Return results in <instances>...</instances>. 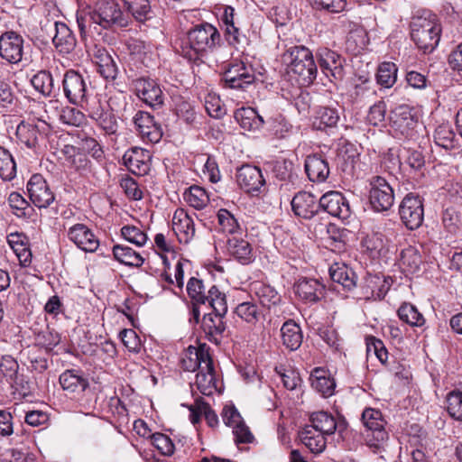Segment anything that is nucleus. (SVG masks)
Wrapping results in <instances>:
<instances>
[{"mask_svg": "<svg viewBox=\"0 0 462 462\" xmlns=\"http://www.w3.org/2000/svg\"><path fill=\"white\" fill-rule=\"evenodd\" d=\"M221 42L218 30L204 23L190 29L185 37L176 43L177 53L189 61H197L213 51Z\"/></svg>", "mask_w": 462, "mask_h": 462, "instance_id": "obj_1", "label": "nucleus"}, {"mask_svg": "<svg viewBox=\"0 0 462 462\" xmlns=\"http://www.w3.org/2000/svg\"><path fill=\"white\" fill-rule=\"evenodd\" d=\"M77 23L83 32L90 29L92 25H99L104 29H110L114 26L125 27L128 25V17L123 13L117 3L99 0L92 11L78 14Z\"/></svg>", "mask_w": 462, "mask_h": 462, "instance_id": "obj_2", "label": "nucleus"}, {"mask_svg": "<svg viewBox=\"0 0 462 462\" xmlns=\"http://www.w3.org/2000/svg\"><path fill=\"white\" fill-rule=\"evenodd\" d=\"M282 61L287 67V73L294 77L300 86H309L316 79L317 65L307 47L299 45L287 49Z\"/></svg>", "mask_w": 462, "mask_h": 462, "instance_id": "obj_3", "label": "nucleus"}, {"mask_svg": "<svg viewBox=\"0 0 462 462\" xmlns=\"http://www.w3.org/2000/svg\"><path fill=\"white\" fill-rule=\"evenodd\" d=\"M411 31V39L425 53L431 52L438 46L441 28L436 15L429 13L427 16L414 17Z\"/></svg>", "mask_w": 462, "mask_h": 462, "instance_id": "obj_4", "label": "nucleus"}, {"mask_svg": "<svg viewBox=\"0 0 462 462\" xmlns=\"http://www.w3.org/2000/svg\"><path fill=\"white\" fill-rule=\"evenodd\" d=\"M35 118L38 123L22 121L17 125L15 133L19 143L33 151L39 147L40 137L47 135L51 130V123L44 116L37 114Z\"/></svg>", "mask_w": 462, "mask_h": 462, "instance_id": "obj_5", "label": "nucleus"}, {"mask_svg": "<svg viewBox=\"0 0 462 462\" xmlns=\"http://www.w3.org/2000/svg\"><path fill=\"white\" fill-rule=\"evenodd\" d=\"M399 215L402 222L410 230L419 228L424 219L423 199L414 193H408L399 206Z\"/></svg>", "mask_w": 462, "mask_h": 462, "instance_id": "obj_6", "label": "nucleus"}, {"mask_svg": "<svg viewBox=\"0 0 462 462\" xmlns=\"http://www.w3.org/2000/svg\"><path fill=\"white\" fill-rule=\"evenodd\" d=\"M62 88L69 103L83 106H88L89 88L84 77L73 69L68 70L62 79Z\"/></svg>", "mask_w": 462, "mask_h": 462, "instance_id": "obj_7", "label": "nucleus"}, {"mask_svg": "<svg viewBox=\"0 0 462 462\" xmlns=\"http://www.w3.org/2000/svg\"><path fill=\"white\" fill-rule=\"evenodd\" d=\"M369 200L375 211H386L394 202L392 186L381 176H374L370 180Z\"/></svg>", "mask_w": 462, "mask_h": 462, "instance_id": "obj_8", "label": "nucleus"}, {"mask_svg": "<svg viewBox=\"0 0 462 462\" xmlns=\"http://www.w3.org/2000/svg\"><path fill=\"white\" fill-rule=\"evenodd\" d=\"M362 421L366 429V439L371 446H379L388 439L384 420L379 410L367 408L362 413Z\"/></svg>", "mask_w": 462, "mask_h": 462, "instance_id": "obj_9", "label": "nucleus"}, {"mask_svg": "<svg viewBox=\"0 0 462 462\" xmlns=\"http://www.w3.org/2000/svg\"><path fill=\"white\" fill-rule=\"evenodd\" d=\"M87 111L91 119L104 131L106 135H116L118 131V122L113 110L108 105L96 100L88 104Z\"/></svg>", "mask_w": 462, "mask_h": 462, "instance_id": "obj_10", "label": "nucleus"}, {"mask_svg": "<svg viewBox=\"0 0 462 462\" xmlns=\"http://www.w3.org/2000/svg\"><path fill=\"white\" fill-rule=\"evenodd\" d=\"M316 58L321 71L331 82L343 79L345 60L339 54L328 48H319L316 52Z\"/></svg>", "mask_w": 462, "mask_h": 462, "instance_id": "obj_11", "label": "nucleus"}, {"mask_svg": "<svg viewBox=\"0 0 462 462\" xmlns=\"http://www.w3.org/2000/svg\"><path fill=\"white\" fill-rule=\"evenodd\" d=\"M135 131L145 143H156L162 137L161 125L155 122L154 117L144 111H138L133 117Z\"/></svg>", "mask_w": 462, "mask_h": 462, "instance_id": "obj_12", "label": "nucleus"}, {"mask_svg": "<svg viewBox=\"0 0 462 462\" xmlns=\"http://www.w3.org/2000/svg\"><path fill=\"white\" fill-rule=\"evenodd\" d=\"M32 202L39 208H48L55 199L54 193L41 174H33L27 183Z\"/></svg>", "mask_w": 462, "mask_h": 462, "instance_id": "obj_13", "label": "nucleus"}, {"mask_svg": "<svg viewBox=\"0 0 462 462\" xmlns=\"http://www.w3.org/2000/svg\"><path fill=\"white\" fill-rule=\"evenodd\" d=\"M23 38L15 32L9 31L0 36V56L12 64H17L23 55Z\"/></svg>", "mask_w": 462, "mask_h": 462, "instance_id": "obj_14", "label": "nucleus"}, {"mask_svg": "<svg viewBox=\"0 0 462 462\" xmlns=\"http://www.w3.org/2000/svg\"><path fill=\"white\" fill-rule=\"evenodd\" d=\"M223 81L226 88L243 89L254 81V75L244 62H236L225 70Z\"/></svg>", "mask_w": 462, "mask_h": 462, "instance_id": "obj_15", "label": "nucleus"}, {"mask_svg": "<svg viewBox=\"0 0 462 462\" xmlns=\"http://www.w3.org/2000/svg\"><path fill=\"white\" fill-rule=\"evenodd\" d=\"M134 88L137 97L149 106L159 108L163 105V92L154 79L140 78L134 81Z\"/></svg>", "mask_w": 462, "mask_h": 462, "instance_id": "obj_16", "label": "nucleus"}, {"mask_svg": "<svg viewBox=\"0 0 462 462\" xmlns=\"http://www.w3.org/2000/svg\"><path fill=\"white\" fill-rule=\"evenodd\" d=\"M319 208L332 217L347 219L351 215L350 206L347 199L339 191H328L319 199Z\"/></svg>", "mask_w": 462, "mask_h": 462, "instance_id": "obj_17", "label": "nucleus"}, {"mask_svg": "<svg viewBox=\"0 0 462 462\" xmlns=\"http://www.w3.org/2000/svg\"><path fill=\"white\" fill-rule=\"evenodd\" d=\"M236 182L245 192L252 195L258 194L265 184V180L260 168L245 164L236 172Z\"/></svg>", "mask_w": 462, "mask_h": 462, "instance_id": "obj_18", "label": "nucleus"}, {"mask_svg": "<svg viewBox=\"0 0 462 462\" xmlns=\"http://www.w3.org/2000/svg\"><path fill=\"white\" fill-rule=\"evenodd\" d=\"M246 234L235 235L226 241V252L229 256L242 264H249L254 260V249L245 239Z\"/></svg>", "mask_w": 462, "mask_h": 462, "instance_id": "obj_19", "label": "nucleus"}, {"mask_svg": "<svg viewBox=\"0 0 462 462\" xmlns=\"http://www.w3.org/2000/svg\"><path fill=\"white\" fill-rule=\"evenodd\" d=\"M151 154L149 151L133 147L127 150L123 156V162L132 173L144 176L150 171Z\"/></svg>", "mask_w": 462, "mask_h": 462, "instance_id": "obj_20", "label": "nucleus"}, {"mask_svg": "<svg viewBox=\"0 0 462 462\" xmlns=\"http://www.w3.org/2000/svg\"><path fill=\"white\" fill-rule=\"evenodd\" d=\"M68 237L79 249L93 253L99 245V240L90 228L84 224H75L68 230Z\"/></svg>", "mask_w": 462, "mask_h": 462, "instance_id": "obj_21", "label": "nucleus"}, {"mask_svg": "<svg viewBox=\"0 0 462 462\" xmlns=\"http://www.w3.org/2000/svg\"><path fill=\"white\" fill-rule=\"evenodd\" d=\"M291 204L293 213L304 219L312 218L319 210L317 198L307 191L298 192Z\"/></svg>", "mask_w": 462, "mask_h": 462, "instance_id": "obj_22", "label": "nucleus"}, {"mask_svg": "<svg viewBox=\"0 0 462 462\" xmlns=\"http://www.w3.org/2000/svg\"><path fill=\"white\" fill-rule=\"evenodd\" d=\"M361 245L371 257L377 258L389 252L391 240L381 230H373L362 239Z\"/></svg>", "mask_w": 462, "mask_h": 462, "instance_id": "obj_23", "label": "nucleus"}, {"mask_svg": "<svg viewBox=\"0 0 462 462\" xmlns=\"http://www.w3.org/2000/svg\"><path fill=\"white\" fill-rule=\"evenodd\" d=\"M325 286L316 279L302 278L294 285L296 295L306 303H315L324 295Z\"/></svg>", "mask_w": 462, "mask_h": 462, "instance_id": "obj_24", "label": "nucleus"}, {"mask_svg": "<svg viewBox=\"0 0 462 462\" xmlns=\"http://www.w3.org/2000/svg\"><path fill=\"white\" fill-rule=\"evenodd\" d=\"M209 354L202 347L189 346L184 352L180 363L181 367L188 372H194L203 368L209 369L210 361Z\"/></svg>", "mask_w": 462, "mask_h": 462, "instance_id": "obj_25", "label": "nucleus"}, {"mask_svg": "<svg viewBox=\"0 0 462 462\" xmlns=\"http://www.w3.org/2000/svg\"><path fill=\"white\" fill-rule=\"evenodd\" d=\"M172 227L180 243L188 244L195 236L194 221L182 208H179L174 212Z\"/></svg>", "mask_w": 462, "mask_h": 462, "instance_id": "obj_26", "label": "nucleus"}, {"mask_svg": "<svg viewBox=\"0 0 462 462\" xmlns=\"http://www.w3.org/2000/svg\"><path fill=\"white\" fill-rule=\"evenodd\" d=\"M305 171L312 182H324L330 173L328 161L319 154H311L305 160Z\"/></svg>", "mask_w": 462, "mask_h": 462, "instance_id": "obj_27", "label": "nucleus"}, {"mask_svg": "<svg viewBox=\"0 0 462 462\" xmlns=\"http://www.w3.org/2000/svg\"><path fill=\"white\" fill-rule=\"evenodd\" d=\"M390 122L394 131L401 134L409 136L410 132L417 125L411 111L408 106H400L392 111Z\"/></svg>", "mask_w": 462, "mask_h": 462, "instance_id": "obj_28", "label": "nucleus"}, {"mask_svg": "<svg viewBox=\"0 0 462 462\" xmlns=\"http://www.w3.org/2000/svg\"><path fill=\"white\" fill-rule=\"evenodd\" d=\"M94 61L98 73L106 80H114L118 75V66L115 58L104 48H97Z\"/></svg>", "mask_w": 462, "mask_h": 462, "instance_id": "obj_29", "label": "nucleus"}, {"mask_svg": "<svg viewBox=\"0 0 462 462\" xmlns=\"http://www.w3.org/2000/svg\"><path fill=\"white\" fill-rule=\"evenodd\" d=\"M225 315L208 313L202 319V329L210 342L220 344L226 324L223 320Z\"/></svg>", "mask_w": 462, "mask_h": 462, "instance_id": "obj_30", "label": "nucleus"}, {"mask_svg": "<svg viewBox=\"0 0 462 462\" xmlns=\"http://www.w3.org/2000/svg\"><path fill=\"white\" fill-rule=\"evenodd\" d=\"M310 380L311 386L323 397L328 398L334 394L336 383L328 372L321 367H316L312 370Z\"/></svg>", "mask_w": 462, "mask_h": 462, "instance_id": "obj_31", "label": "nucleus"}, {"mask_svg": "<svg viewBox=\"0 0 462 462\" xmlns=\"http://www.w3.org/2000/svg\"><path fill=\"white\" fill-rule=\"evenodd\" d=\"M329 275L333 282L342 286L346 291H352L356 286V275L346 264L335 263L329 267Z\"/></svg>", "mask_w": 462, "mask_h": 462, "instance_id": "obj_32", "label": "nucleus"}, {"mask_svg": "<svg viewBox=\"0 0 462 462\" xmlns=\"http://www.w3.org/2000/svg\"><path fill=\"white\" fill-rule=\"evenodd\" d=\"M54 25L55 35L52 42L56 49L65 54L71 52L76 46V39L71 30L61 22H55Z\"/></svg>", "mask_w": 462, "mask_h": 462, "instance_id": "obj_33", "label": "nucleus"}, {"mask_svg": "<svg viewBox=\"0 0 462 462\" xmlns=\"http://www.w3.org/2000/svg\"><path fill=\"white\" fill-rule=\"evenodd\" d=\"M422 263L420 250L415 246L409 245L402 250L399 257V265L402 273L413 274L420 271Z\"/></svg>", "mask_w": 462, "mask_h": 462, "instance_id": "obj_34", "label": "nucleus"}, {"mask_svg": "<svg viewBox=\"0 0 462 462\" xmlns=\"http://www.w3.org/2000/svg\"><path fill=\"white\" fill-rule=\"evenodd\" d=\"M310 428L324 435H333L337 430L338 424L336 418L328 411H316L310 418Z\"/></svg>", "mask_w": 462, "mask_h": 462, "instance_id": "obj_35", "label": "nucleus"}, {"mask_svg": "<svg viewBox=\"0 0 462 462\" xmlns=\"http://www.w3.org/2000/svg\"><path fill=\"white\" fill-rule=\"evenodd\" d=\"M391 287L390 279L379 274H367L365 278L364 288L366 294L378 300L384 298Z\"/></svg>", "mask_w": 462, "mask_h": 462, "instance_id": "obj_36", "label": "nucleus"}, {"mask_svg": "<svg viewBox=\"0 0 462 462\" xmlns=\"http://www.w3.org/2000/svg\"><path fill=\"white\" fill-rule=\"evenodd\" d=\"M282 344L291 351L297 350L302 343V332L300 326L290 319L281 328Z\"/></svg>", "mask_w": 462, "mask_h": 462, "instance_id": "obj_37", "label": "nucleus"}, {"mask_svg": "<svg viewBox=\"0 0 462 462\" xmlns=\"http://www.w3.org/2000/svg\"><path fill=\"white\" fill-rule=\"evenodd\" d=\"M328 436L309 426H306L300 433L301 442L314 454H319L325 450Z\"/></svg>", "mask_w": 462, "mask_h": 462, "instance_id": "obj_38", "label": "nucleus"}, {"mask_svg": "<svg viewBox=\"0 0 462 462\" xmlns=\"http://www.w3.org/2000/svg\"><path fill=\"white\" fill-rule=\"evenodd\" d=\"M340 119L338 110L331 106L319 107L313 117V126L318 130L336 127Z\"/></svg>", "mask_w": 462, "mask_h": 462, "instance_id": "obj_39", "label": "nucleus"}, {"mask_svg": "<svg viewBox=\"0 0 462 462\" xmlns=\"http://www.w3.org/2000/svg\"><path fill=\"white\" fill-rule=\"evenodd\" d=\"M235 118L243 129L248 131L259 129L265 123L263 117L253 107H242L236 110Z\"/></svg>", "mask_w": 462, "mask_h": 462, "instance_id": "obj_40", "label": "nucleus"}, {"mask_svg": "<svg viewBox=\"0 0 462 462\" xmlns=\"http://www.w3.org/2000/svg\"><path fill=\"white\" fill-rule=\"evenodd\" d=\"M195 385L199 393L206 396H210L217 391V382L212 360L210 361L209 369L202 367L198 372Z\"/></svg>", "mask_w": 462, "mask_h": 462, "instance_id": "obj_41", "label": "nucleus"}, {"mask_svg": "<svg viewBox=\"0 0 462 462\" xmlns=\"http://www.w3.org/2000/svg\"><path fill=\"white\" fill-rule=\"evenodd\" d=\"M59 381L62 389L69 393H81L88 385V380L79 371L73 369L63 372Z\"/></svg>", "mask_w": 462, "mask_h": 462, "instance_id": "obj_42", "label": "nucleus"}, {"mask_svg": "<svg viewBox=\"0 0 462 462\" xmlns=\"http://www.w3.org/2000/svg\"><path fill=\"white\" fill-rule=\"evenodd\" d=\"M25 237L19 234H10L8 244L15 254L22 267H27L32 263V253L24 242Z\"/></svg>", "mask_w": 462, "mask_h": 462, "instance_id": "obj_43", "label": "nucleus"}, {"mask_svg": "<svg viewBox=\"0 0 462 462\" xmlns=\"http://www.w3.org/2000/svg\"><path fill=\"white\" fill-rule=\"evenodd\" d=\"M32 87L45 97L54 95L59 90V86L54 83L51 73L48 70H41L31 79Z\"/></svg>", "mask_w": 462, "mask_h": 462, "instance_id": "obj_44", "label": "nucleus"}, {"mask_svg": "<svg viewBox=\"0 0 462 462\" xmlns=\"http://www.w3.org/2000/svg\"><path fill=\"white\" fill-rule=\"evenodd\" d=\"M113 254L116 260L128 266L139 267L144 262L143 258L139 253L125 245H114Z\"/></svg>", "mask_w": 462, "mask_h": 462, "instance_id": "obj_45", "label": "nucleus"}, {"mask_svg": "<svg viewBox=\"0 0 462 462\" xmlns=\"http://www.w3.org/2000/svg\"><path fill=\"white\" fill-rule=\"evenodd\" d=\"M459 139L456 137L454 131L448 124L439 125L434 133V142L437 145L451 150L457 146Z\"/></svg>", "mask_w": 462, "mask_h": 462, "instance_id": "obj_46", "label": "nucleus"}, {"mask_svg": "<svg viewBox=\"0 0 462 462\" xmlns=\"http://www.w3.org/2000/svg\"><path fill=\"white\" fill-rule=\"evenodd\" d=\"M235 313L245 322L255 325L263 318V313L257 304L253 301H245L238 304Z\"/></svg>", "mask_w": 462, "mask_h": 462, "instance_id": "obj_47", "label": "nucleus"}, {"mask_svg": "<svg viewBox=\"0 0 462 462\" xmlns=\"http://www.w3.org/2000/svg\"><path fill=\"white\" fill-rule=\"evenodd\" d=\"M397 66L393 62H383L378 67L376 81L383 88H390L397 80Z\"/></svg>", "mask_w": 462, "mask_h": 462, "instance_id": "obj_48", "label": "nucleus"}, {"mask_svg": "<svg viewBox=\"0 0 462 462\" xmlns=\"http://www.w3.org/2000/svg\"><path fill=\"white\" fill-rule=\"evenodd\" d=\"M402 160V171L409 173L420 171L425 165L423 154L417 150L404 149Z\"/></svg>", "mask_w": 462, "mask_h": 462, "instance_id": "obj_49", "label": "nucleus"}, {"mask_svg": "<svg viewBox=\"0 0 462 462\" xmlns=\"http://www.w3.org/2000/svg\"><path fill=\"white\" fill-rule=\"evenodd\" d=\"M183 199L190 207L196 209L204 208L209 201L206 189L197 185L189 187L184 192Z\"/></svg>", "mask_w": 462, "mask_h": 462, "instance_id": "obj_50", "label": "nucleus"}, {"mask_svg": "<svg viewBox=\"0 0 462 462\" xmlns=\"http://www.w3.org/2000/svg\"><path fill=\"white\" fill-rule=\"evenodd\" d=\"M217 217L218 225L224 233L230 236L242 235V233H244L236 218L227 209L220 208L217 211Z\"/></svg>", "mask_w": 462, "mask_h": 462, "instance_id": "obj_51", "label": "nucleus"}, {"mask_svg": "<svg viewBox=\"0 0 462 462\" xmlns=\"http://www.w3.org/2000/svg\"><path fill=\"white\" fill-rule=\"evenodd\" d=\"M16 176V163L11 152L0 146V177L5 181H10Z\"/></svg>", "mask_w": 462, "mask_h": 462, "instance_id": "obj_52", "label": "nucleus"}, {"mask_svg": "<svg viewBox=\"0 0 462 462\" xmlns=\"http://www.w3.org/2000/svg\"><path fill=\"white\" fill-rule=\"evenodd\" d=\"M8 203L17 217L29 218L34 211L30 203L18 192L10 193Z\"/></svg>", "mask_w": 462, "mask_h": 462, "instance_id": "obj_53", "label": "nucleus"}, {"mask_svg": "<svg viewBox=\"0 0 462 462\" xmlns=\"http://www.w3.org/2000/svg\"><path fill=\"white\" fill-rule=\"evenodd\" d=\"M127 10L138 22H145L152 17L149 0H124Z\"/></svg>", "mask_w": 462, "mask_h": 462, "instance_id": "obj_54", "label": "nucleus"}, {"mask_svg": "<svg viewBox=\"0 0 462 462\" xmlns=\"http://www.w3.org/2000/svg\"><path fill=\"white\" fill-rule=\"evenodd\" d=\"M398 317L412 327H421L425 323L422 314L419 312L417 308L407 302L402 303L398 309Z\"/></svg>", "mask_w": 462, "mask_h": 462, "instance_id": "obj_55", "label": "nucleus"}, {"mask_svg": "<svg viewBox=\"0 0 462 462\" xmlns=\"http://www.w3.org/2000/svg\"><path fill=\"white\" fill-rule=\"evenodd\" d=\"M207 302L213 309L214 313L226 315L227 312V303L226 294L219 291V289L213 285L206 294Z\"/></svg>", "mask_w": 462, "mask_h": 462, "instance_id": "obj_56", "label": "nucleus"}, {"mask_svg": "<svg viewBox=\"0 0 462 462\" xmlns=\"http://www.w3.org/2000/svg\"><path fill=\"white\" fill-rule=\"evenodd\" d=\"M254 293L260 303L267 308L276 305L281 299L274 288L263 283H256L254 285Z\"/></svg>", "mask_w": 462, "mask_h": 462, "instance_id": "obj_57", "label": "nucleus"}, {"mask_svg": "<svg viewBox=\"0 0 462 462\" xmlns=\"http://www.w3.org/2000/svg\"><path fill=\"white\" fill-rule=\"evenodd\" d=\"M59 119L62 124L77 127L84 125L87 122L84 113L71 106L62 107L59 113Z\"/></svg>", "mask_w": 462, "mask_h": 462, "instance_id": "obj_58", "label": "nucleus"}, {"mask_svg": "<svg viewBox=\"0 0 462 462\" xmlns=\"http://www.w3.org/2000/svg\"><path fill=\"white\" fill-rule=\"evenodd\" d=\"M447 410L452 418L462 420V383L448 394Z\"/></svg>", "mask_w": 462, "mask_h": 462, "instance_id": "obj_59", "label": "nucleus"}, {"mask_svg": "<svg viewBox=\"0 0 462 462\" xmlns=\"http://www.w3.org/2000/svg\"><path fill=\"white\" fill-rule=\"evenodd\" d=\"M276 373L279 374L283 386L290 391L300 389L302 380L299 372L294 369H278L275 368Z\"/></svg>", "mask_w": 462, "mask_h": 462, "instance_id": "obj_60", "label": "nucleus"}, {"mask_svg": "<svg viewBox=\"0 0 462 462\" xmlns=\"http://www.w3.org/2000/svg\"><path fill=\"white\" fill-rule=\"evenodd\" d=\"M266 123L269 125L271 131L279 138L285 137L292 129V125L280 114L269 117Z\"/></svg>", "mask_w": 462, "mask_h": 462, "instance_id": "obj_61", "label": "nucleus"}, {"mask_svg": "<svg viewBox=\"0 0 462 462\" xmlns=\"http://www.w3.org/2000/svg\"><path fill=\"white\" fill-rule=\"evenodd\" d=\"M121 235L125 240L137 246H143L148 240L146 233L135 226H124L121 228Z\"/></svg>", "mask_w": 462, "mask_h": 462, "instance_id": "obj_62", "label": "nucleus"}, {"mask_svg": "<svg viewBox=\"0 0 462 462\" xmlns=\"http://www.w3.org/2000/svg\"><path fill=\"white\" fill-rule=\"evenodd\" d=\"M311 6L319 11L339 14L345 11L346 0H310Z\"/></svg>", "mask_w": 462, "mask_h": 462, "instance_id": "obj_63", "label": "nucleus"}, {"mask_svg": "<svg viewBox=\"0 0 462 462\" xmlns=\"http://www.w3.org/2000/svg\"><path fill=\"white\" fill-rule=\"evenodd\" d=\"M187 292L192 300L199 304H206L207 298L201 280L191 277L187 284Z\"/></svg>", "mask_w": 462, "mask_h": 462, "instance_id": "obj_64", "label": "nucleus"}]
</instances>
